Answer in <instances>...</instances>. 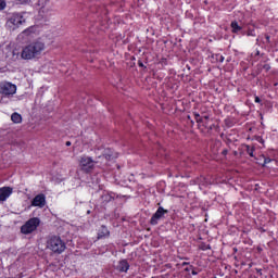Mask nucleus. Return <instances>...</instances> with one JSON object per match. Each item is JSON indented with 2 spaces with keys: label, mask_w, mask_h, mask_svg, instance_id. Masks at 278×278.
I'll return each mask as SVG.
<instances>
[{
  "label": "nucleus",
  "mask_w": 278,
  "mask_h": 278,
  "mask_svg": "<svg viewBox=\"0 0 278 278\" xmlns=\"http://www.w3.org/2000/svg\"><path fill=\"white\" fill-rule=\"evenodd\" d=\"M261 101L260 97H255V103H261Z\"/></svg>",
  "instance_id": "nucleus-20"
},
{
  "label": "nucleus",
  "mask_w": 278,
  "mask_h": 278,
  "mask_svg": "<svg viewBox=\"0 0 278 278\" xmlns=\"http://www.w3.org/2000/svg\"><path fill=\"white\" fill-rule=\"evenodd\" d=\"M270 159H265L264 164H269Z\"/></svg>",
  "instance_id": "nucleus-21"
},
{
  "label": "nucleus",
  "mask_w": 278,
  "mask_h": 278,
  "mask_svg": "<svg viewBox=\"0 0 278 278\" xmlns=\"http://www.w3.org/2000/svg\"><path fill=\"white\" fill-rule=\"evenodd\" d=\"M33 207H45L47 205V198L45 194H37L31 201Z\"/></svg>",
  "instance_id": "nucleus-7"
},
{
  "label": "nucleus",
  "mask_w": 278,
  "mask_h": 278,
  "mask_svg": "<svg viewBox=\"0 0 278 278\" xmlns=\"http://www.w3.org/2000/svg\"><path fill=\"white\" fill-rule=\"evenodd\" d=\"M12 192H14L12 187L0 188V202L8 201L12 197Z\"/></svg>",
  "instance_id": "nucleus-8"
},
{
  "label": "nucleus",
  "mask_w": 278,
  "mask_h": 278,
  "mask_svg": "<svg viewBox=\"0 0 278 278\" xmlns=\"http://www.w3.org/2000/svg\"><path fill=\"white\" fill-rule=\"evenodd\" d=\"M12 60H18V52L12 51Z\"/></svg>",
  "instance_id": "nucleus-18"
},
{
  "label": "nucleus",
  "mask_w": 278,
  "mask_h": 278,
  "mask_svg": "<svg viewBox=\"0 0 278 278\" xmlns=\"http://www.w3.org/2000/svg\"><path fill=\"white\" fill-rule=\"evenodd\" d=\"M108 236H110V231L105 226H102L101 231L98 233V238H105Z\"/></svg>",
  "instance_id": "nucleus-14"
},
{
  "label": "nucleus",
  "mask_w": 278,
  "mask_h": 278,
  "mask_svg": "<svg viewBox=\"0 0 278 278\" xmlns=\"http://www.w3.org/2000/svg\"><path fill=\"white\" fill-rule=\"evenodd\" d=\"M47 249L52 253H64L66 251V243L60 237H52L47 241Z\"/></svg>",
  "instance_id": "nucleus-2"
},
{
  "label": "nucleus",
  "mask_w": 278,
  "mask_h": 278,
  "mask_svg": "<svg viewBox=\"0 0 278 278\" xmlns=\"http://www.w3.org/2000/svg\"><path fill=\"white\" fill-rule=\"evenodd\" d=\"M66 147H71V141H67V142H66Z\"/></svg>",
  "instance_id": "nucleus-23"
},
{
  "label": "nucleus",
  "mask_w": 278,
  "mask_h": 278,
  "mask_svg": "<svg viewBox=\"0 0 278 278\" xmlns=\"http://www.w3.org/2000/svg\"><path fill=\"white\" fill-rule=\"evenodd\" d=\"M266 40H267V42H270V37L266 36Z\"/></svg>",
  "instance_id": "nucleus-22"
},
{
  "label": "nucleus",
  "mask_w": 278,
  "mask_h": 278,
  "mask_svg": "<svg viewBox=\"0 0 278 278\" xmlns=\"http://www.w3.org/2000/svg\"><path fill=\"white\" fill-rule=\"evenodd\" d=\"M79 167L84 173H90L94 168V162L90 156H83L79 161Z\"/></svg>",
  "instance_id": "nucleus-6"
},
{
  "label": "nucleus",
  "mask_w": 278,
  "mask_h": 278,
  "mask_svg": "<svg viewBox=\"0 0 278 278\" xmlns=\"http://www.w3.org/2000/svg\"><path fill=\"white\" fill-rule=\"evenodd\" d=\"M195 121L199 123V125H202L203 127L210 128L212 125H210V115H199L195 114Z\"/></svg>",
  "instance_id": "nucleus-10"
},
{
  "label": "nucleus",
  "mask_w": 278,
  "mask_h": 278,
  "mask_svg": "<svg viewBox=\"0 0 278 278\" xmlns=\"http://www.w3.org/2000/svg\"><path fill=\"white\" fill-rule=\"evenodd\" d=\"M245 150H247V153H249V155L253 157V151H255V147L245 146Z\"/></svg>",
  "instance_id": "nucleus-16"
},
{
  "label": "nucleus",
  "mask_w": 278,
  "mask_h": 278,
  "mask_svg": "<svg viewBox=\"0 0 278 278\" xmlns=\"http://www.w3.org/2000/svg\"><path fill=\"white\" fill-rule=\"evenodd\" d=\"M206 249H210V245H207Z\"/></svg>",
  "instance_id": "nucleus-27"
},
{
  "label": "nucleus",
  "mask_w": 278,
  "mask_h": 278,
  "mask_svg": "<svg viewBox=\"0 0 278 278\" xmlns=\"http://www.w3.org/2000/svg\"><path fill=\"white\" fill-rule=\"evenodd\" d=\"M11 121L15 125H21V123H23V116L21 114H18L17 112H15L11 115Z\"/></svg>",
  "instance_id": "nucleus-12"
},
{
  "label": "nucleus",
  "mask_w": 278,
  "mask_h": 278,
  "mask_svg": "<svg viewBox=\"0 0 278 278\" xmlns=\"http://www.w3.org/2000/svg\"><path fill=\"white\" fill-rule=\"evenodd\" d=\"M198 273L195 270H192V275H197Z\"/></svg>",
  "instance_id": "nucleus-25"
},
{
  "label": "nucleus",
  "mask_w": 278,
  "mask_h": 278,
  "mask_svg": "<svg viewBox=\"0 0 278 278\" xmlns=\"http://www.w3.org/2000/svg\"><path fill=\"white\" fill-rule=\"evenodd\" d=\"M260 142H264V141L261 139Z\"/></svg>",
  "instance_id": "nucleus-26"
},
{
  "label": "nucleus",
  "mask_w": 278,
  "mask_h": 278,
  "mask_svg": "<svg viewBox=\"0 0 278 278\" xmlns=\"http://www.w3.org/2000/svg\"><path fill=\"white\" fill-rule=\"evenodd\" d=\"M164 214H168V211L164 210V207H159L150 220L151 225H157V220L163 218Z\"/></svg>",
  "instance_id": "nucleus-9"
},
{
  "label": "nucleus",
  "mask_w": 278,
  "mask_h": 278,
  "mask_svg": "<svg viewBox=\"0 0 278 278\" xmlns=\"http://www.w3.org/2000/svg\"><path fill=\"white\" fill-rule=\"evenodd\" d=\"M0 94L3 97H12L16 94V85L8 81L0 83Z\"/></svg>",
  "instance_id": "nucleus-5"
},
{
  "label": "nucleus",
  "mask_w": 278,
  "mask_h": 278,
  "mask_svg": "<svg viewBox=\"0 0 278 278\" xmlns=\"http://www.w3.org/2000/svg\"><path fill=\"white\" fill-rule=\"evenodd\" d=\"M231 27H232L233 34H237V31H240V29H242V27H240V25H238V22H232Z\"/></svg>",
  "instance_id": "nucleus-15"
},
{
  "label": "nucleus",
  "mask_w": 278,
  "mask_h": 278,
  "mask_svg": "<svg viewBox=\"0 0 278 278\" xmlns=\"http://www.w3.org/2000/svg\"><path fill=\"white\" fill-rule=\"evenodd\" d=\"M5 0H0V10H5Z\"/></svg>",
  "instance_id": "nucleus-17"
},
{
  "label": "nucleus",
  "mask_w": 278,
  "mask_h": 278,
  "mask_svg": "<svg viewBox=\"0 0 278 278\" xmlns=\"http://www.w3.org/2000/svg\"><path fill=\"white\" fill-rule=\"evenodd\" d=\"M220 58V62H223L225 60V56H219Z\"/></svg>",
  "instance_id": "nucleus-24"
},
{
  "label": "nucleus",
  "mask_w": 278,
  "mask_h": 278,
  "mask_svg": "<svg viewBox=\"0 0 278 278\" xmlns=\"http://www.w3.org/2000/svg\"><path fill=\"white\" fill-rule=\"evenodd\" d=\"M103 155L106 160H114V157H118V154L114 153L111 149H105Z\"/></svg>",
  "instance_id": "nucleus-13"
},
{
  "label": "nucleus",
  "mask_w": 278,
  "mask_h": 278,
  "mask_svg": "<svg viewBox=\"0 0 278 278\" xmlns=\"http://www.w3.org/2000/svg\"><path fill=\"white\" fill-rule=\"evenodd\" d=\"M45 49H47V43L40 38L36 39L22 49L21 58L22 60H36L42 55Z\"/></svg>",
  "instance_id": "nucleus-1"
},
{
  "label": "nucleus",
  "mask_w": 278,
  "mask_h": 278,
  "mask_svg": "<svg viewBox=\"0 0 278 278\" xmlns=\"http://www.w3.org/2000/svg\"><path fill=\"white\" fill-rule=\"evenodd\" d=\"M117 270H119V273H127V270H129V263H127V261H121L117 265Z\"/></svg>",
  "instance_id": "nucleus-11"
},
{
  "label": "nucleus",
  "mask_w": 278,
  "mask_h": 278,
  "mask_svg": "<svg viewBox=\"0 0 278 278\" xmlns=\"http://www.w3.org/2000/svg\"><path fill=\"white\" fill-rule=\"evenodd\" d=\"M18 3H29L31 0H16Z\"/></svg>",
  "instance_id": "nucleus-19"
},
{
  "label": "nucleus",
  "mask_w": 278,
  "mask_h": 278,
  "mask_svg": "<svg viewBox=\"0 0 278 278\" xmlns=\"http://www.w3.org/2000/svg\"><path fill=\"white\" fill-rule=\"evenodd\" d=\"M38 225H40V219L37 217L30 218L25 223V225L22 226L21 231L27 236L33 233V231H36V229H38Z\"/></svg>",
  "instance_id": "nucleus-4"
},
{
  "label": "nucleus",
  "mask_w": 278,
  "mask_h": 278,
  "mask_svg": "<svg viewBox=\"0 0 278 278\" xmlns=\"http://www.w3.org/2000/svg\"><path fill=\"white\" fill-rule=\"evenodd\" d=\"M23 23H25V17L21 13H13L7 21V27L9 29H18Z\"/></svg>",
  "instance_id": "nucleus-3"
}]
</instances>
